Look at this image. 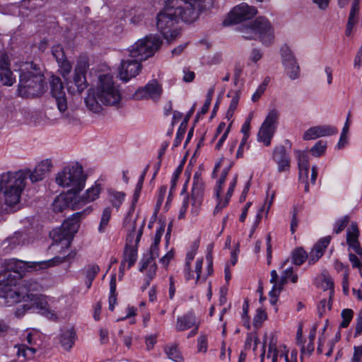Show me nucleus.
<instances>
[{
  "label": "nucleus",
  "mask_w": 362,
  "mask_h": 362,
  "mask_svg": "<svg viewBox=\"0 0 362 362\" xmlns=\"http://www.w3.org/2000/svg\"><path fill=\"white\" fill-rule=\"evenodd\" d=\"M154 259L155 258L151 257L148 253L145 254L140 262L139 271L144 272V269L150 267V264L155 263Z\"/></svg>",
  "instance_id": "obj_50"
},
{
  "label": "nucleus",
  "mask_w": 362,
  "mask_h": 362,
  "mask_svg": "<svg viewBox=\"0 0 362 362\" xmlns=\"http://www.w3.org/2000/svg\"><path fill=\"white\" fill-rule=\"evenodd\" d=\"M185 127L186 126H184V122H182L177 131L176 136L173 142V147H177L181 144L185 134Z\"/></svg>",
  "instance_id": "obj_51"
},
{
  "label": "nucleus",
  "mask_w": 362,
  "mask_h": 362,
  "mask_svg": "<svg viewBox=\"0 0 362 362\" xmlns=\"http://www.w3.org/2000/svg\"><path fill=\"white\" fill-rule=\"evenodd\" d=\"M121 100L119 86L115 85L112 76L108 74L100 75L97 86L89 89L85 98L87 109L97 114L102 112L103 105L119 107Z\"/></svg>",
  "instance_id": "obj_3"
},
{
  "label": "nucleus",
  "mask_w": 362,
  "mask_h": 362,
  "mask_svg": "<svg viewBox=\"0 0 362 362\" xmlns=\"http://www.w3.org/2000/svg\"><path fill=\"white\" fill-rule=\"evenodd\" d=\"M359 230L356 223H351L347 230L346 243L349 248L352 249L357 255H362V247L358 240Z\"/></svg>",
  "instance_id": "obj_26"
},
{
  "label": "nucleus",
  "mask_w": 362,
  "mask_h": 362,
  "mask_svg": "<svg viewBox=\"0 0 362 362\" xmlns=\"http://www.w3.org/2000/svg\"><path fill=\"white\" fill-rule=\"evenodd\" d=\"M279 117V112L276 109L273 108L269 111L259 129L258 141L262 142L267 146L271 144V140L277 127Z\"/></svg>",
  "instance_id": "obj_11"
},
{
  "label": "nucleus",
  "mask_w": 362,
  "mask_h": 362,
  "mask_svg": "<svg viewBox=\"0 0 362 362\" xmlns=\"http://www.w3.org/2000/svg\"><path fill=\"white\" fill-rule=\"evenodd\" d=\"M349 221L348 216H343L338 219L334 226V232L337 234L341 233L347 226Z\"/></svg>",
  "instance_id": "obj_47"
},
{
  "label": "nucleus",
  "mask_w": 362,
  "mask_h": 362,
  "mask_svg": "<svg viewBox=\"0 0 362 362\" xmlns=\"http://www.w3.org/2000/svg\"><path fill=\"white\" fill-rule=\"evenodd\" d=\"M76 334L73 328H66L61 330L59 342L65 350H70L74 344Z\"/></svg>",
  "instance_id": "obj_30"
},
{
  "label": "nucleus",
  "mask_w": 362,
  "mask_h": 362,
  "mask_svg": "<svg viewBox=\"0 0 362 362\" xmlns=\"http://www.w3.org/2000/svg\"><path fill=\"white\" fill-rule=\"evenodd\" d=\"M163 92L161 86L156 80L149 81L143 88H139L134 94L136 100L151 98L158 100Z\"/></svg>",
  "instance_id": "obj_19"
},
{
  "label": "nucleus",
  "mask_w": 362,
  "mask_h": 362,
  "mask_svg": "<svg viewBox=\"0 0 362 362\" xmlns=\"http://www.w3.org/2000/svg\"><path fill=\"white\" fill-rule=\"evenodd\" d=\"M88 64L86 62H78L75 68L74 84L76 87V92L81 93L86 87V73Z\"/></svg>",
  "instance_id": "obj_25"
},
{
  "label": "nucleus",
  "mask_w": 362,
  "mask_h": 362,
  "mask_svg": "<svg viewBox=\"0 0 362 362\" xmlns=\"http://www.w3.org/2000/svg\"><path fill=\"white\" fill-rule=\"evenodd\" d=\"M25 342V344H17L14 346L17 349V356L22 358L23 361L34 358L42 343L41 334L37 332L27 333Z\"/></svg>",
  "instance_id": "obj_10"
},
{
  "label": "nucleus",
  "mask_w": 362,
  "mask_h": 362,
  "mask_svg": "<svg viewBox=\"0 0 362 362\" xmlns=\"http://www.w3.org/2000/svg\"><path fill=\"white\" fill-rule=\"evenodd\" d=\"M77 195L71 192H66L61 194L56 197L53 203L52 207L55 212H62L64 210L71 209V210L78 209L75 208V203L77 202Z\"/></svg>",
  "instance_id": "obj_22"
},
{
  "label": "nucleus",
  "mask_w": 362,
  "mask_h": 362,
  "mask_svg": "<svg viewBox=\"0 0 362 362\" xmlns=\"http://www.w3.org/2000/svg\"><path fill=\"white\" fill-rule=\"evenodd\" d=\"M182 5L179 0H167L163 9L157 15V28L168 42L175 40L180 34L178 23L194 22L199 13L213 4L212 0H193Z\"/></svg>",
  "instance_id": "obj_1"
},
{
  "label": "nucleus",
  "mask_w": 362,
  "mask_h": 362,
  "mask_svg": "<svg viewBox=\"0 0 362 362\" xmlns=\"http://www.w3.org/2000/svg\"><path fill=\"white\" fill-rule=\"evenodd\" d=\"M298 225V210H297L296 207H294L292 211V217H291V226H290L291 232L292 234H293L296 232Z\"/></svg>",
  "instance_id": "obj_55"
},
{
  "label": "nucleus",
  "mask_w": 362,
  "mask_h": 362,
  "mask_svg": "<svg viewBox=\"0 0 362 362\" xmlns=\"http://www.w3.org/2000/svg\"><path fill=\"white\" fill-rule=\"evenodd\" d=\"M207 338L206 335H200L197 339V351L200 353H206L207 351Z\"/></svg>",
  "instance_id": "obj_53"
},
{
  "label": "nucleus",
  "mask_w": 362,
  "mask_h": 362,
  "mask_svg": "<svg viewBox=\"0 0 362 362\" xmlns=\"http://www.w3.org/2000/svg\"><path fill=\"white\" fill-rule=\"evenodd\" d=\"M362 332V310L358 312L356 318V335H359Z\"/></svg>",
  "instance_id": "obj_63"
},
{
  "label": "nucleus",
  "mask_w": 362,
  "mask_h": 362,
  "mask_svg": "<svg viewBox=\"0 0 362 362\" xmlns=\"http://www.w3.org/2000/svg\"><path fill=\"white\" fill-rule=\"evenodd\" d=\"M164 350L168 358L175 362H183V358L176 344L167 345Z\"/></svg>",
  "instance_id": "obj_36"
},
{
  "label": "nucleus",
  "mask_w": 362,
  "mask_h": 362,
  "mask_svg": "<svg viewBox=\"0 0 362 362\" xmlns=\"http://www.w3.org/2000/svg\"><path fill=\"white\" fill-rule=\"evenodd\" d=\"M52 167L51 159H45L38 163L33 171L29 170H20L17 171H10L11 173H17L22 171L25 173V178L23 180V187L21 192V194L25 187V180L29 176L32 182H36L42 180L49 173Z\"/></svg>",
  "instance_id": "obj_15"
},
{
  "label": "nucleus",
  "mask_w": 362,
  "mask_h": 362,
  "mask_svg": "<svg viewBox=\"0 0 362 362\" xmlns=\"http://www.w3.org/2000/svg\"><path fill=\"white\" fill-rule=\"evenodd\" d=\"M322 286L325 290L329 291V297L332 298L334 295V284L331 278L325 277L322 281Z\"/></svg>",
  "instance_id": "obj_54"
},
{
  "label": "nucleus",
  "mask_w": 362,
  "mask_h": 362,
  "mask_svg": "<svg viewBox=\"0 0 362 362\" xmlns=\"http://www.w3.org/2000/svg\"><path fill=\"white\" fill-rule=\"evenodd\" d=\"M354 312L351 309H344L341 311V317L343 318V321L341 323V327H347L353 317Z\"/></svg>",
  "instance_id": "obj_49"
},
{
  "label": "nucleus",
  "mask_w": 362,
  "mask_h": 362,
  "mask_svg": "<svg viewBox=\"0 0 362 362\" xmlns=\"http://www.w3.org/2000/svg\"><path fill=\"white\" fill-rule=\"evenodd\" d=\"M143 184H144L143 178L139 177L138 182L136 184L135 190H134L132 204L130 206V209H129L127 214L124 217V221H123V226L127 232V240L129 243H132L134 235H135L136 224V220L132 219V214L135 209V204L137 202L138 199L139 197Z\"/></svg>",
  "instance_id": "obj_13"
},
{
  "label": "nucleus",
  "mask_w": 362,
  "mask_h": 362,
  "mask_svg": "<svg viewBox=\"0 0 362 362\" xmlns=\"http://www.w3.org/2000/svg\"><path fill=\"white\" fill-rule=\"evenodd\" d=\"M331 240L330 236L322 238L314 246L308 255V263L313 264L315 263L323 255Z\"/></svg>",
  "instance_id": "obj_28"
},
{
  "label": "nucleus",
  "mask_w": 362,
  "mask_h": 362,
  "mask_svg": "<svg viewBox=\"0 0 362 362\" xmlns=\"http://www.w3.org/2000/svg\"><path fill=\"white\" fill-rule=\"evenodd\" d=\"M227 96L232 98L228 108L231 110H235L240 100V93L237 91H230Z\"/></svg>",
  "instance_id": "obj_52"
},
{
  "label": "nucleus",
  "mask_w": 362,
  "mask_h": 362,
  "mask_svg": "<svg viewBox=\"0 0 362 362\" xmlns=\"http://www.w3.org/2000/svg\"><path fill=\"white\" fill-rule=\"evenodd\" d=\"M197 322L194 313L190 311L177 317L175 329L177 332H183L193 327Z\"/></svg>",
  "instance_id": "obj_29"
},
{
  "label": "nucleus",
  "mask_w": 362,
  "mask_h": 362,
  "mask_svg": "<svg viewBox=\"0 0 362 362\" xmlns=\"http://www.w3.org/2000/svg\"><path fill=\"white\" fill-rule=\"evenodd\" d=\"M226 180V179L220 177V178L218 180L216 185L215 186V188H214L215 196L216 197V199H219V198H220L221 193L223 189V187L225 184Z\"/></svg>",
  "instance_id": "obj_59"
},
{
  "label": "nucleus",
  "mask_w": 362,
  "mask_h": 362,
  "mask_svg": "<svg viewBox=\"0 0 362 362\" xmlns=\"http://www.w3.org/2000/svg\"><path fill=\"white\" fill-rule=\"evenodd\" d=\"M101 187L100 185L95 182L94 185L88 188L84 194L78 197L77 195V202L74 204L75 208H81L83 206L96 200L100 194Z\"/></svg>",
  "instance_id": "obj_23"
},
{
  "label": "nucleus",
  "mask_w": 362,
  "mask_h": 362,
  "mask_svg": "<svg viewBox=\"0 0 362 362\" xmlns=\"http://www.w3.org/2000/svg\"><path fill=\"white\" fill-rule=\"evenodd\" d=\"M204 192V182L198 173L193 177L192 187L191 190L192 214L197 216L203 202Z\"/></svg>",
  "instance_id": "obj_17"
},
{
  "label": "nucleus",
  "mask_w": 362,
  "mask_h": 362,
  "mask_svg": "<svg viewBox=\"0 0 362 362\" xmlns=\"http://www.w3.org/2000/svg\"><path fill=\"white\" fill-rule=\"evenodd\" d=\"M22 291H19L17 288V291L21 294V300L23 298L24 300V296L27 294H33L32 292L33 291H39L41 290V285L36 281L33 279L24 280L22 284Z\"/></svg>",
  "instance_id": "obj_31"
},
{
  "label": "nucleus",
  "mask_w": 362,
  "mask_h": 362,
  "mask_svg": "<svg viewBox=\"0 0 362 362\" xmlns=\"http://www.w3.org/2000/svg\"><path fill=\"white\" fill-rule=\"evenodd\" d=\"M296 155L298 158V168H301L305 169V168H309V159L306 153L300 151H296Z\"/></svg>",
  "instance_id": "obj_42"
},
{
  "label": "nucleus",
  "mask_w": 362,
  "mask_h": 362,
  "mask_svg": "<svg viewBox=\"0 0 362 362\" xmlns=\"http://www.w3.org/2000/svg\"><path fill=\"white\" fill-rule=\"evenodd\" d=\"M86 175L83 173L82 166L71 163L64 167L56 176L58 185L68 189L67 192L77 195L85 187Z\"/></svg>",
  "instance_id": "obj_7"
},
{
  "label": "nucleus",
  "mask_w": 362,
  "mask_h": 362,
  "mask_svg": "<svg viewBox=\"0 0 362 362\" xmlns=\"http://www.w3.org/2000/svg\"><path fill=\"white\" fill-rule=\"evenodd\" d=\"M52 53L57 62L63 66L67 71L71 69L70 64L66 59L65 54L61 45H55L52 48Z\"/></svg>",
  "instance_id": "obj_32"
},
{
  "label": "nucleus",
  "mask_w": 362,
  "mask_h": 362,
  "mask_svg": "<svg viewBox=\"0 0 362 362\" xmlns=\"http://www.w3.org/2000/svg\"><path fill=\"white\" fill-rule=\"evenodd\" d=\"M257 13V10L254 6H250L245 3H242L228 13L226 18L223 21L224 25L239 23L242 21L250 20Z\"/></svg>",
  "instance_id": "obj_12"
},
{
  "label": "nucleus",
  "mask_w": 362,
  "mask_h": 362,
  "mask_svg": "<svg viewBox=\"0 0 362 362\" xmlns=\"http://www.w3.org/2000/svg\"><path fill=\"white\" fill-rule=\"evenodd\" d=\"M327 142L322 140L318 141L310 149L313 156L320 157L323 155L326 151Z\"/></svg>",
  "instance_id": "obj_40"
},
{
  "label": "nucleus",
  "mask_w": 362,
  "mask_h": 362,
  "mask_svg": "<svg viewBox=\"0 0 362 362\" xmlns=\"http://www.w3.org/2000/svg\"><path fill=\"white\" fill-rule=\"evenodd\" d=\"M262 55L263 54L259 49L254 48L251 50L249 59L254 63H257L262 59Z\"/></svg>",
  "instance_id": "obj_58"
},
{
  "label": "nucleus",
  "mask_w": 362,
  "mask_h": 362,
  "mask_svg": "<svg viewBox=\"0 0 362 362\" xmlns=\"http://www.w3.org/2000/svg\"><path fill=\"white\" fill-rule=\"evenodd\" d=\"M267 319V314L264 310L258 308L253 319V325L256 328L261 327L262 322Z\"/></svg>",
  "instance_id": "obj_46"
},
{
  "label": "nucleus",
  "mask_w": 362,
  "mask_h": 362,
  "mask_svg": "<svg viewBox=\"0 0 362 362\" xmlns=\"http://www.w3.org/2000/svg\"><path fill=\"white\" fill-rule=\"evenodd\" d=\"M273 158L278 165V172L288 171L290 168V158L283 146H277L274 149Z\"/></svg>",
  "instance_id": "obj_24"
},
{
  "label": "nucleus",
  "mask_w": 362,
  "mask_h": 362,
  "mask_svg": "<svg viewBox=\"0 0 362 362\" xmlns=\"http://www.w3.org/2000/svg\"><path fill=\"white\" fill-rule=\"evenodd\" d=\"M162 45V40L156 35H148L138 40L128 49L129 57L144 61L154 55Z\"/></svg>",
  "instance_id": "obj_9"
},
{
  "label": "nucleus",
  "mask_w": 362,
  "mask_h": 362,
  "mask_svg": "<svg viewBox=\"0 0 362 362\" xmlns=\"http://www.w3.org/2000/svg\"><path fill=\"white\" fill-rule=\"evenodd\" d=\"M173 257L174 252L173 250H170L160 259V262L165 267H167L169 264L170 260L173 259Z\"/></svg>",
  "instance_id": "obj_64"
},
{
  "label": "nucleus",
  "mask_w": 362,
  "mask_h": 362,
  "mask_svg": "<svg viewBox=\"0 0 362 362\" xmlns=\"http://www.w3.org/2000/svg\"><path fill=\"white\" fill-rule=\"evenodd\" d=\"M338 132L337 127L332 125H317L307 129L303 136L305 141L314 140L322 136H329Z\"/></svg>",
  "instance_id": "obj_21"
},
{
  "label": "nucleus",
  "mask_w": 362,
  "mask_h": 362,
  "mask_svg": "<svg viewBox=\"0 0 362 362\" xmlns=\"http://www.w3.org/2000/svg\"><path fill=\"white\" fill-rule=\"evenodd\" d=\"M265 90L264 84H260L257 88L256 91L252 95L251 100L253 102H257L261 98Z\"/></svg>",
  "instance_id": "obj_62"
},
{
  "label": "nucleus",
  "mask_w": 362,
  "mask_h": 362,
  "mask_svg": "<svg viewBox=\"0 0 362 362\" xmlns=\"http://www.w3.org/2000/svg\"><path fill=\"white\" fill-rule=\"evenodd\" d=\"M116 275L114 274L112 275L110 282L109 303L116 304Z\"/></svg>",
  "instance_id": "obj_43"
},
{
  "label": "nucleus",
  "mask_w": 362,
  "mask_h": 362,
  "mask_svg": "<svg viewBox=\"0 0 362 362\" xmlns=\"http://www.w3.org/2000/svg\"><path fill=\"white\" fill-rule=\"evenodd\" d=\"M137 259V249L136 247L127 245L124 251L123 262L128 263V269L132 267Z\"/></svg>",
  "instance_id": "obj_33"
},
{
  "label": "nucleus",
  "mask_w": 362,
  "mask_h": 362,
  "mask_svg": "<svg viewBox=\"0 0 362 362\" xmlns=\"http://www.w3.org/2000/svg\"><path fill=\"white\" fill-rule=\"evenodd\" d=\"M63 117L69 124H74L78 121L77 116L74 110H69L66 113L63 115Z\"/></svg>",
  "instance_id": "obj_60"
},
{
  "label": "nucleus",
  "mask_w": 362,
  "mask_h": 362,
  "mask_svg": "<svg viewBox=\"0 0 362 362\" xmlns=\"http://www.w3.org/2000/svg\"><path fill=\"white\" fill-rule=\"evenodd\" d=\"M8 243V246H10V249L12 250L17 245L23 243V234L20 232L15 233L12 237L7 238L4 244Z\"/></svg>",
  "instance_id": "obj_39"
},
{
  "label": "nucleus",
  "mask_w": 362,
  "mask_h": 362,
  "mask_svg": "<svg viewBox=\"0 0 362 362\" xmlns=\"http://www.w3.org/2000/svg\"><path fill=\"white\" fill-rule=\"evenodd\" d=\"M92 209L89 206L81 211L76 212L65 220L60 228L50 231L49 236L53 242L49 248L53 250H59V252H64L65 249H68L74 235L78 230L81 218L85 214L90 213Z\"/></svg>",
  "instance_id": "obj_6"
},
{
  "label": "nucleus",
  "mask_w": 362,
  "mask_h": 362,
  "mask_svg": "<svg viewBox=\"0 0 362 362\" xmlns=\"http://www.w3.org/2000/svg\"><path fill=\"white\" fill-rule=\"evenodd\" d=\"M314 351V342L310 341L308 343L306 346H303L301 348V354L300 358L301 359L304 356H310V354Z\"/></svg>",
  "instance_id": "obj_57"
},
{
  "label": "nucleus",
  "mask_w": 362,
  "mask_h": 362,
  "mask_svg": "<svg viewBox=\"0 0 362 362\" xmlns=\"http://www.w3.org/2000/svg\"><path fill=\"white\" fill-rule=\"evenodd\" d=\"M240 32L245 40L258 38L262 45L267 47L270 46L275 38L274 28L264 17H258L250 24L243 25Z\"/></svg>",
  "instance_id": "obj_8"
},
{
  "label": "nucleus",
  "mask_w": 362,
  "mask_h": 362,
  "mask_svg": "<svg viewBox=\"0 0 362 362\" xmlns=\"http://www.w3.org/2000/svg\"><path fill=\"white\" fill-rule=\"evenodd\" d=\"M108 194L110 197V202H111L112 206L118 209L124 200L126 196L125 193L123 192H118L115 189H110L108 190Z\"/></svg>",
  "instance_id": "obj_35"
},
{
  "label": "nucleus",
  "mask_w": 362,
  "mask_h": 362,
  "mask_svg": "<svg viewBox=\"0 0 362 362\" xmlns=\"http://www.w3.org/2000/svg\"><path fill=\"white\" fill-rule=\"evenodd\" d=\"M75 252H71L62 257H54L47 262H27L16 259H5L4 270L0 273V298L4 300L7 306H11L21 301V294L17 291L16 283L29 269H37L40 264L54 265L74 259Z\"/></svg>",
  "instance_id": "obj_2"
},
{
  "label": "nucleus",
  "mask_w": 362,
  "mask_h": 362,
  "mask_svg": "<svg viewBox=\"0 0 362 362\" xmlns=\"http://www.w3.org/2000/svg\"><path fill=\"white\" fill-rule=\"evenodd\" d=\"M281 57L286 75L292 81L298 79L300 75V68L293 52L287 45L281 48Z\"/></svg>",
  "instance_id": "obj_14"
},
{
  "label": "nucleus",
  "mask_w": 362,
  "mask_h": 362,
  "mask_svg": "<svg viewBox=\"0 0 362 362\" xmlns=\"http://www.w3.org/2000/svg\"><path fill=\"white\" fill-rule=\"evenodd\" d=\"M99 271L100 267L95 264H90L84 269V274L86 276L85 284L88 288H90L92 282Z\"/></svg>",
  "instance_id": "obj_34"
},
{
  "label": "nucleus",
  "mask_w": 362,
  "mask_h": 362,
  "mask_svg": "<svg viewBox=\"0 0 362 362\" xmlns=\"http://www.w3.org/2000/svg\"><path fill=\"white\" fill-rule=\"evenodd\" d=\"M141 69V62L136 58H128L121 61L119 67V75L122 81H128L130 78L137 76Z\"/></svg>",
  "instance_id": "obj_18"
},
{
  "label": "nucleus",
  "mask_w": 362,
  "mask_h": 362,
  "mask_svg": "<svg viewBox=\"0 0 362 362\" xmlns=\"http://www.w3.org/2000/svg\"><path fill=\"white\" fill-rule=\"evenodd\" d=\"M111 214L112 209L110 207H106L103 209L100 224L98 226V232L100 233H103L105 232L106 228L111 218Z\"/></svg>",
  "instance_id": "obj_38"
},
{
  "label": "nucleus",
  "mask_w": 362,
  "mask_h": 362,
  "mask_svg": "<svg viewBox=\"0 0 362 362\" xmlns=\"http://www.w3.org/2000/svg\"><path fill=\"white\" fill-rule=\"evenodd\" d=\"M0 78L4 85L11 86L15 82V76L10 69L8 56H3L0 62Z\"/></svg>",
  "instance_id": "obj_27"
},
{
  "label": "nucleus",
  "mask_w": 362,
  "mask_h": 362,
  "mask_svg": "<svg viewBox=\"0 0 362 362\" xmlns=\"http://www.w3.org/2000/svg\"><path fill=\"white\" fill-rule=\"evenodd\" d=\"M24 301L29 303L30 310L37 309L42 315L50 320H56L57 315L48 305L43 296L37 293L27 294L24 296Z\"/></svg>",
  "instance_id": "obj_16"
},
{
  "label": "nucleus",
  "mask_w": 362,
  "mask_h": 362,
  "mask_svg": "<svg viewBox=\"0 0 362 362\" xmlns=\"http://www.w3.org/2000/svg\"><path fill=\"white\" fill-rule=\"evenodd\" d=\"M182 168H183L182 165L181 164L173 172V177L171 179V182H171V185H170L171 191L173 190L176 187L177 180L182 171Z\"/></svg>",
  "instance_id": "obj_56"
},
{
  "label": "nucleus",
  "mask_w": 362,
  "mask_h": 362,
  "mask_svg": "<svg viewBox=\"0 0 362 362\" xmlns=\"http://www.w3.org/2000/svg\"><path fill=\"white\" fill-rule=\"evenodd\" d=\"M332 298L329 297V300L326 298H323L320 300L318 305H317V314L320 317H322L324 314L326 313V310H329L332 308L331 303Z\"/></svg>",
  "instance_id": "obj_41"
},
{
  "label": "nucleus",
  "mask_w": 362,
  "mask_h": 362,
  "mask_svg": "<svg viewBox=\"0 0 362 362\" xmlns=\"http://www.w3.org/2000/svg\"><path fill=\"white\" fill-rule=\"evenodd\" d=\"M25 173L5 172L0 174V211L17 204L21 199Z\"/></svg>",
  "instance_id": "obj_5"
},
{
  "label": "nucleus",
  "mask_w": 362,
  "mask_h": 362,
  "mask_svg": "<svg viewBox=\"0 0 362 362\" xmlns=\"http://www.w3.org/2000/svg\"><path fill=\"white\" fill-rule=\"evenodd\" d=\"M285 276H286L281 275L280 279L279 281L277 280V282L273 285L272 289L269 292V295H271L272 296L273 295L275 296H279V294L280 293L281 291L283 288V286L287 281L288 279L286 278Z\"/></svg>",
  "instance_id": "obj_45"
},
{
  "label": "nucleus",
  "mask_w": 362,
  "mask_h": 362,
  "mask_svg": "<svg viewBox=\"0 0 362 362\" xmlns=\"http://www.w3.org/2000/svg\"><path fill=\"white\" fill-rule=\"evenodd\" d=\"M51 93L55 98L57 108L64 113L67 110V101L63 83L59 77H53L51 81Z\"/></svg>",
  "instance_id": "obj_20"
},
{
  "label": "nucleus",
  "mask_w": 362,
  "mask_h": 362,
  "mask_svg": "<svg viewBox=\"0 0 362 362\" xmlns=\"http://www.w3.org/2000/svg\"><path fill=\"white\" fill-rule=\"evenodd\" d=\"M307 259H308V255L303 247H298L292 252L293 263L297 266L303 264Z\"/></svg>",
  "instance_id": "obj_37"
},
{
  "label": "nucleus",
  "mask_w": 362,
  "mask_h": 362,
  "mask_svg": "<svg viewBox=\"0 0 362 362\" xmlns=\"http://www.w3.org/2000/svg\"><path fill=\"white\" fill-rule=\"evenodd\" d=\"M18 93L22 98H35L45 91L47 83L44 75L33 62L25 63L19 69Z\"/></svg>",
  "instance_id": "obj_4"
},
{
  "label": "nucleus",
  "mask_w": 362,
  "mask_h": 362,
  "mask_svg": "<svg viewBox=\"0 0 362 362\" xmlns=\"http://www.w3.org/2000/svg\"><path fill=\"white\" fill-rule=\"evenodd\" d=\"M214 91H215L214 86L211 87L208 90L205 103H204V105L202 106L201 112H200L201 114L204 115L208 112L210 105H211V100H212V97L214 93Z\"/></svg>",
  "instance_id": "obj_48"
},
{
  "label": "nucleus",
  "mask_w": 362,
  "mask_h": 362,
  "mask_svg": "<svg viewBox=\"0 0 362 362\" xmlns=\"http://www.w3.org/2000/svg\"><path fill=\"white\" fill-rule=\"evenodd\" d=\"M148 270L146 274V276H147L146 284L149 285L150 281L154 278V276L156 275L157 266H156V263H153V264H150V267H148Z\"/></svg>",
  "instance_id": "obj_61"
},
{
  "label": "nucleus",
  "mask_w": 362,
  "mask_h": 362,
  "mask_svg": "<svg viewBox=\"0 0 362 362\" xmlns=\"http://www.w3.org/2000/svg\"><path fill=\"white\" fill-rule=\"evenodd\" d=\"M358 21V15H355L349 13L346 28L345 30V34L346 36H350L351 35L354 27L357 24Z\"/></svg>",
  "instance_id": "obj_44"
}]
</instances>
